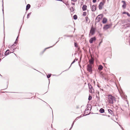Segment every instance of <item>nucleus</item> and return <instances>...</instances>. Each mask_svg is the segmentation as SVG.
Returning <instances> with one entry per match:
<instances>
[{"label": "nucleus", "instance_id": "29", "mask_svg": "<svg viewBox=\"0 0 130 130\" xmlns=\"http://www.w3.org/2000/svg\"><path fill=\"white\" fill-rule=\"evenodd\" d=\"M86 15V12H84L83 13V16H85Z\"/></svg>", "mask_w": 130, "mask_h": 130}, {"label": "nucleus", "instance_id": "8", "mask_svg": "<svg viewBox=\"0 0 130 130\" xmlns=\"http://www.w3.org/2000/svg\"><path fill=\"white\" fill-rule=\"evenodd\" d=\"M91 10L92 11H95L96 9V7L95 5H93L91 7Z\"/></svg>", "mask_w": 130, "mask_h": 130}, {"label": "nucleus", "instance_id": "43", "mask_svg": "<svg viewBox=\"0 0 130 130\" xmlns=\"http://www.w3.org/2000/svg\"><path fill=\"white\" fill-rule=\"evenodd\" d=\"M16 49V48H14L13 49V52H14V50Z\"/></svg>", "mask_w": 130, "mask_h": 130}, {"label": "nucleus", "instance_id": "5", "mask_svg": "<svg viewBox=\"0 0 130 130\" xmlns=\"http://www.w3.org/2000/svg\"><path fill=\"white\" fill-rule=\"evenodd\" d=\"M104 5V3L102 2L100 3V4L99 5V9L100 10H101L102 9V7Z\"/></svg>", "mask_w": 130, "mask_h": 130}, {"label": "nucleus", "instance_id": "51", "mask_svg": "<svg viewBox=\"0 0 130 130\" xmlns=\"http://www.w3.org/2000/svg\"><path fill=\"white\" fill-rule=\"evenodd\" d=\"M129 44H130V39H129Z\"/></svg>", "mask_w": 130, "mask_h": 130}, {"label": "nucleus", "instance_id": "3", "mask_svg": "<svg viewBox=\"0 0 130 130\" xmlns=\"http://www.w3.org/2000/svg\"><path fill=\"white\" fill-rule=\"evenodd\" d=\"M88 84L89 88L90 89V90H89V92L91 93L93 92H94V89L93 87L91 85V84Z\"/></svg>", "mask_w": 130, "mask_h": 130}, {"label": "nucleus", "instance_id": "36", "mask_svg": "<svg viewBox=\"0 0 130 130\" xmlns=\"http://www.w3.org/2000/svg\"><path fill=\"white\" fill-rule=\"evenodd\" d=\"M96 0H93V2L95 3L96 2Z\"/></svg>", "mask_w": 130, "mask_h": 130}, {"label": "nucleus", "instance_id": "19", "mask_svg": "<svg viewBox=\"0 0 130 130\" xmlns=\"http://www.w3.org/2000/svg\"><path fill=\"white\" fill-rule=\"evenodd\" d=\"M122 14H126L129 17H130V14L128 12H122Z\"/></svg>", "mask_w": 130, "mask_h": 130}, {"label": "nucleus", "instance_id": "45", "mask_svg": "<svg viewBox=\"0 0 130 130\" xmlns=\"http://www.w3.org/2000/svg\"><path fill=\"white\" fill-rule=\"evenodd\" d=\"M101 43H100H100H99V46H100V44H101Z\"/></svg>", "mask_w": 130, "mask_h": 130}, {"label": "nucleus", "instance_id": "44", "mask_svg": "<svg viewBox=\"0 0 130 130\" xmlns=\"http://www.w3.org/2000/svg\"><path fill=\"white\" fill-rule=\"evenodd\" d=\"M121 127V129H122V130H124L123 128L122 127Z\"/></svg>", "mask_w": 130, "mask_h": 130}, {"label": "nucleus", "instance_id": "23", "mask_svg": "<svg viewBox=\"0 0 130 130\" xmlns=\"http://www.w3.org/2000/svg\"><path fill=\"white\" fill-rule=\"evenodd\" d=\"M70 10L71 11L73 12L74 11V8L73 7H71L70 8Z\"/></svg>", "mask_w": 130, "mask_h": 130}, {"label": "nucleus", "instance_id": "15", "mask_svg": "<svg viewBox=\"0 0 130 130\" xmlns=\"http://www.w3.org/2000/svg\"><path fill=\"white\" fill-rule=\"evenodd\" d=\"M107 21V19L105 18H104L102 21V22L103 23L105 24L106 23Z\"/></svg>", "mask_w": 130, "mask_h": 130}, {"label": "nucleus", "instance_id": "25", "mask_svg": "<svg viewBox=\"0 0 130 130\" xmlns=\"http://www.w3.org/2000/svg\"><path fill=\"white\" fill-rule=\"evenodd\" d=\"M75 122V120H74L73 122V123H72V125H71V127L70 128V129H69V130H70L72 128V127L74 124V122Z\"/></svg>", "mask_w": 130, "mask_h": 130}, {"label": "nucleus", "instance_id": "52", "mask_svg": "<svg viewBox=\"0 0 130 130\" xmlns=\"http://www.w3.org/2000/svg\"><path fill=\"white\" fill-rule=\"evenodd\" d=\"M129 37L130 38V34H129Z\"/></svg>", "mask_w": 130, "mask_h": 130}, {"label": "nucleus", "instance_id": "24", "mask_svg": "<svg viewBox=\"0 0 130 130\" xmlns=\"http://www.w3.org/2000/svg\"><path fill=\"white\" fill-rule=\"evenodd\" d=\"M31 12H30L27 14V19H28L29 18V16L31 14Z\"/></svg>", "mask_w": 130, "mask_h": 130}, {"label": "nucleus", "instance_id": "41", "mask_svg": "<svg viewBox=\"0 0 130 130\" xmlns=\"http://www.w3.org/2000/svg\"><path fill=\"white\" fill-rule=\"evenodd\" d=\"M72 0V1L74 2H75L77 1V0Z\"/></svg>", "mask_w": 130, "mask_h": 130}, {"label": "nucleus", "instance_id": "28", "mask_svg": "<svg viewBox=\"0 0 130 130\" xmlns=\"http://www.w3.org/2000/svg\"><path fill=\"white\" fill-rule=\"evenodd\" d=\"M92 98V97L90 95H89V96L88 99V100L89 101H90L91 100Z\"/></svg>", "mask_w": 130, "mask_h": 130}, {"label": "nucleus", "instance_id": "12", "mask_svg": "<svg viewBox=\"0 0 130 130\" xmlns=\"http://www.w3.org/2000/svg\"><path fill=\"white\" fill-rule=\"evenodd\" d=\"M87 6L86 5H84L82 7V9L84 11L87 10Z\"/></svg>", "mask_w": 130, "mask_h": 130}, {"label": "nucleus", "instance_id": "39", "mask_svg": "<svg viewBox=\"0 0 130 130\" xmlns=\"http://www.w3.org/2000/svg\"><path fill=\"white\" fill-rule=\"evenodd\" d=\"M81 116H80L79 117H77V118H76V119H79V118H81Z\"/></svg>", "mask_w": 130, "mask_h": 130}, {"label": "nucleus", "instance_id": "21", "mask_svg": "<svg viewBox=\"0 0 130 130\" xmlns=\"http://www.w3.org/2000/svg\"><path fill=\"white\" fill-rule=\"evenodd\" d=\"M78 59H76V58H75V59H74V60L73 61V62L72 63L71 65V66H70V67H69V68L71 66V65L72 64H73V63H74V62H75L76 61H77V60Z\"/></svg>", "mask_w": 130, "mask_h": 130}, {"label": "nucleus", "instance_id": "7", "mask_svg": "<svg viewBox=\"0 0 130 130\" xmlns=\"http://www.w3.org/2000/svg\"><path fill=\"white\" fill-rule=\"evenodd\" d=\"M96 38L95 37L91 38L89 40V42L90 43H93V42L96 40Z\"/></svg>", "mask_w": 130, "mask_h": 130}, {"label": "nucleus", "instance_id": "16", "mask_svg": "<svg viewBox=\"0 0 130 130\" xmlns=\"http://www.w3.org/2000/svg\"><path fill=\"white\" fill-rule=\"evenodd\" d=\"M108 112L112 115L113 114V112L110 109H108Z\"/></svg>", "mask_w": 130, "mask_h": 130}, {"label": "nucleus", "instance_id": "17", "mask_svg": "<svg viewBox=\"0 0 130 130\" xmlns=\"http://www.w3.org/2000/svg\"><path fill=\"white\" fill-rule=\"evenodd\" d=\"M102 15H99L97 17V18H98L100 20H101L102 18Z\"/></svg>", "mask_w": 130, "mask_h": 130}, {"label": "nucleus", "instance_id": "10", "mask_svg": "<svg viewBox=\"0 0 130 130\" xmlns=\"http://www.w3.org/2000/svg\"><path fill=\"white\" fill-rule=\"evenodd\" d=\"M122 3H123V4L122 6V7L123 8H125L126 7V3L125 1H122Z\"/></svg>", "mask_w": 130, "mask_h": 130}, {"label": "nucleus", "instance_id": "26", "mask_svg": "<svg viewBox=\"0 0 130 130\" xmlns=\"http://www.w3.org/2000/svg\"><path fill=\"white\" fill-rule=\"evenodd\" d=\"M64 36H66L67 37H72L73 36L72 35H65Z\"/></svg>", "mask_w": 130, "mask_h": 130}, {"label": "nucleus", "instance_id": "50", "mask_svg": "<svg viewBox=\"0 0 130 130\" xmlns=\"http://www.w3.org/2000/svg\"><path fill=\"white\" fill-rule=\"evenodd\" d=\"M78 119H76V118L75 119V120H77Z\"/></svg>", "mask_w": 130, "mask_h": 130}, {"label": "nucleus", "instance_id": "46", "mask_svg": "<svg viewBox=\"0 0 130 130\" xmlns=\"http://www.w3.org/2000/svg\"><path fill=\"white\" fill-rule=\"evenodd\" d=\"M128 22L129 23V24L130 25V20L128 21Z\"/></svg>", "mask_w": 130, "mask_h": 130}, {"label": "nucleus", "instance_id": "13", "mask_svg": "<svg viewBox=\"0 0 130 130\" xmlns=\"http://www.w3.org/2000/svg\"><path fill=\"white\" fill-rule=\"evenodd\" d=\"M10 51L9 50H7L5 52V55L7 56L8 55Z\"/></svg>", "mask_w": 130, "mask_h": 130}, {"label": "nucleus", "instance_id": "31", "mask_svg": "<svg viewBox=\"0 0 130 130\" xmlns=\"http://www.w3.org/2000/svg\"><path fill=\"white\" fill-rule=\"evenodd\" d=\"M74 46L76 47H78L77 44L76 43L74 42Z\"/></svg>", "mask_w": 130, "mask_h": 130}, {"label": "nucleus", "instance_id": "47", "mask_svg": "<svg viewBox=\"0 0 130 130\" xmlns=\"http://www.w3.org/2000/svg\"><path fill=\"white\" fill-rule=\"evenodd\" d=\"M102 42V41H101L100 43H101Z\"/></svg>", "mask_w": 130, "mask_h": 130}, {"label": "nucleus", "instance_id": "18", "mask_svg": "<svg viewBox=\"0 0 130 130\" xmlns=\"http://www.w3.org/2000/svg\"><path fill=\"white\" fill-rule=\"evenodd\" d=\"M105 110L103 108H101L99 110V111L101 113H103L104 112Z\"/></svg>", "mask_w": 130, "mask_h": 130}, {"label": "nucleus", "instance_id": "40", "mask_svg": "<svg viewBox=\"0 0 130 130\" xmlns=\"http://www.w3.org/2000/svg\"><path fill=\"white\" fill-rule=\"evenodd\" d=\"M10 47L12 48H13L14 47L13 46V45H11Z\"/></svg>", "mask_w": 130, "mask_h": 130}, {"label": "nucleus", "instance_id": "54", "mask_svg": "<svg viewBox=\"0 0 130 130\" xmlns=\"http://www.w3.org/2000/svg\"><path fill=\"white\" fill-rule=\"evenodd\" d=\"M45 50H44V51H45Z\"/></svg>", "mask_w": 130, "mask_h": 130}, {"label": "nucleus", "instance_id": "2", "mask_svg": "<svg viewBox=\"0 0 130 130\" xmlns=\"http://www.w3.org/2000/svg\"><path fill=\"white\" fill-rule=\"evenodd\" d=\"M92 65L88 64L87 68V70L88 71H89L90 73H91L92 71Z\"/></svg>", "mask_w": 130, "mask_h": 130}, {"label": "nucleus", "instance_id": "33", "mask_svg": "<svg viewBox=\"0 0 130 130\" xmlns=\"http://www.w3.org/2000/svg\"><path fill=\"white\" fill-rule=\"evenodd\" d=\"M18 37L17 38L15 42L14 43H17V42H18V40L17 39L18 38Z\"/></svg>", "mask_w": 130, "mask_h": 130}, {"label": "nucleus", "instance_id": "42", "mask_svg": "<svg viewBox=\"0 0 130 130\" xmlns=\"http://www.w3.org/2000/svg\"><path fill=\"white\" fill-rule=\"evenodd\" d=\"M75 3H72V4L73 5H75Z\"/></svg>", "mask_w": 130, "mask_h": 130}, {"label": "nucleus", "instance_id": "1", "mask_svg": "<svg viewBox=\"0 0 130 130\" xmlns=\"http://www.w3.org/2000/svg\"><path fill=\"white\" fill-rule=\"evenodd\" d=\"M108 96L109 103L110 104H113L114 102H115L116 101L115 97L111 94H108Z\"/></svg>", "mask_w": 130, "mask_h": 130}, {"label": "nucleus", "instance_id": "34", "mask_svg": "<svg viewBox=\"0 0 130 130\" xmlns=\"http://www.w3.org/2000/svg\"><path fill=\"white\" fill-rule=\"evenodd\" d=\"M57 42H56V43L55 44H54V45H53L52 46H51L50 47H48L47 48H46L45 49H47V48H50V47H52L53 46H54V45H55V44H56V43Z\"/></svg>", "mask_w": 130, "mask_h": 130}, {"label": "nucleus", "instance_id": "20", "mask_svg": "<svg viewBox=\"0 0 130 130\" xmlns=\"http://www.w3.org/2000/svg\"><path fill=\"white\" fill-rule=\"evenodd\" d=\"M130 25L129 24V23L128 24H127L125 25H123V27H128Z\"/></svg>", "mask_w": 130, "mask_h": 130}, {"label": "nucleus", "instance_id": "49", "mask_svg": "<svg viewBox=\"0 0 130 130\" xmlns=\"http://www.w3.org/2000/svg\"><path fill=\"white\" fill-rule=\"evenodd\" d=\"M78 119H76V118L75 119V120H77Z\"/></svg>", "mask_w": 130, "mask_h": 130}, {"label": "nucleus", "instance_id": "53", "mask_svg": "<svg viewBox=\"0 0 130 130\" xmlns=\"http://www.w3.org/2000/svg\"><path fill=\"white\" fill-rule=\"evenodd\" d=\"M96 97H97H97H98L97 95H96Z\"/></svg>", "mask_w": 130, "mask_h": 130}, {"label": "nucleus", "instance_id": "11", "mask_svg": "<svg viewBox=\"0 0 130 130\" xmlns=\"http://www.w3.org/2000/svg\"><path fill=\"white\" fill-rule=\"evenodd\" d=\"M103 66L101 65H99V66L98 69L99 71H101L103 69Z\"/></svg>", "mask_w": 130, "mask_h": 130}, {"label": "nucleus", "instance_id": "6", "mask_svg": "<svg viewBox=\"0 0 130 130\" xmlns=\"http://www.w3.org/2000/svg\"><path fill=\"white\" fill-rule=\"evenodd\" d=\"M95 29L93 27H92L90 30V33L92 35H93L95 33Z\"/></svg>", "mask_w": 130, "mask_h": 130}, {"label": "nucleus", "instance_id": "14", "mask_svg": "<svg viewBox=\"0 0 130 130\" xmlns=\"http://www.w3.org/2000/svg\"><path fill=\"white\" fill-rule=\"evenodd\" d=\"M30 5L29 4H28L26 6V10L27 11L30 8Z\"/></svg>", "mask_w": 130, "mask_h": 130}, {"label": "nucleus", "instance_id": "27", "mask_svg": "<svg viewBox=\"0 0 130 130\" xmlns=\"http://www.w3.org/2000/svg\"><path fill=\"white\" fill-rule=\"evenodd\" d=\"M100 20L97 17L95 19V21L97 22H99Z\"/></svg>", "mask_w": 130, "mask_h": 130}, {"label": "nucleus", "instance_id": "38", "mask_svg": "<svg viewBox=\"0 0 130 130\" xmlns=\"http://www.w3.org/2000/svg\"><path fill=\"white\" fill-rule=\"evenodd\" d=\"M105 0H103V2H102L103 3H104H104L105 2Z\"/></svg>", "mask_w": 130, "mask_h": 130}, {"label": "nucleus", "instance_id": "32", "mask_svg": "<svg viewBox=\"0 0 130 130\" xmlns=\"http://www.w3.org/2000/svg\"><path fill=\"white\" fill-rule=\"evenodd\" d=\"M51 74H49L48 75H47V77L48 78H49L51 77Z\"/></svg>", "mask_w": 130, "mask_h": 130}, {"label": "nucleus", "instance_id": "4", "mask_svg": "<svg viewBox=\"0 0 130 130\" xmlns=\"http://www.w3.org/2000/svg\"><path fill=\"white\" fill-rule=\"evenodd\" d=\"M94 62V59L92 57H91V59H89V62L90 64L92 65L93 63Z\"/></svg>", "mask_w": 130, "mask_h": 130}, {"label": "nucleus", "instance_id": "37", "mask_svg": "<svg viewBox=\"0 0 130 130\" xmlns=\"http://www.w3.org/2000/svg\"><path fill=\"white\" fill-rule=\"evenodd\" d=\"M100 76H101V77H103V75L102 74H101V75H100Z\"/></svg>", "mask_w": 130, "mask_h": 130}, {"label": "nucleus", "instance_id": "48", "mask_svg": "<svg viewBox=\"0 0 130 130\" xmlns=\"http://www.w3.org/2000/svg\"><path fill=\"white\" fill-rule=\"evenodd\" d=\"M13 46L14 47V46H15V45L14 44H13Z\"/></svg>", "mask_w": 130, "mask_h": 130}, {"label": "nucleus", "instance_id": "22", "mask_svg": "<svg viewBox=\"0 0 130 130\" xmlns=\"http://www.w3.org/2000/svg\"><path fill=\"white\" fill-rule=\"evenodd\" d=\"M73 19L75 20L77 19V16L76 15H75L73 16Z\"/></svg>", "mask_w": 130, "mask_h": 130}, {"label": "nucleus", "instance_id": "30", "mask_svg": "<svg viewBox=\"0 0 130 130\" xmlns=\"http://www.w3.org/2000/svg\"><path fill=\"white\" fill-rule=\"evenodd\" d=\"M89 20V19L88 17L87 16L86 18V22H88V20Z\"/></svg>", "mask_w": 130, "mask_h": 130}, {"label": "nucleus", "instance_id": "9", "mask_svg": "<svg viewBox=\"0 0 130 130\" xmlns=\"http://www.w3.org/2000/svg\"><path fill=\"white\" fill-rule=\"evenodd\" d=\"M110 27V25H107L104 26L103 28L104 29L106 30L109 28Z\"/></svg>", "mask_w": 130, "mask_h": 130}, {"label": "nucleus", "instance_id": "35", "mask_svg": "<svg viewBox=\"0 0 130 130\" xmlns=\"http://www.w3.org/2000/svg\"><path fill=\"white\" fill-rule=\"evenodd\" d=\"M3 9H2V11L3 12V13L4 14V7H3Z\"/></svg>", "mask_w": 130, "mask_h": 130}]
</instances>
